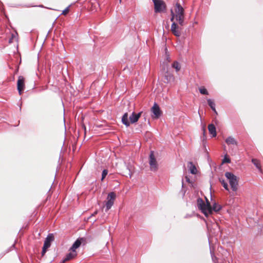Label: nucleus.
<instances>
[{
  "mask_svg": "<svg viewBox=\"0 0 263 263\" xmlns=\"http://www.w3.org/2000/svg\"><path fill=\"white\" fill-rule=\"evenodd\" d=\"M230 162H231L230 159L229 157H228V156L227 155H226L222 160V163H229Z\"/></svg>",
  "mask_w": 263,
  "mask_h": 263,
  "instance_id": "nucleus-26",
  "label": "nucleus"
},
{
  "mask_svg": "<svg viewBox=\"0 0 263 263\" xmlns=\"http://www.w3.org/2000/svg\"><path fill=\"white\" fill-rule=\"evenodd\" d=\"M154 5L155 12H161L165 9V4L162 0H152Z\"/></svg>",
  "mask_w": 263,
  "mask_h": 263,
  "instance_id": "nucleus-4",
  "label": "nucleus"
},
{
  "mask_svg": "<svg viewBox=\"0 0 263 263\" xmlns=\"http://www.w3.org/2000/svg\"><path fill=\"white\" fill-rule=\"evenodd\" d=\"M172 67L175 69L176 72H178L180 69V66L177 61H175L172 65Z\"/></svg>",
  "mask_w": 263,
  "mask_h": 263,
  "instance_id": "nucleus-21",
  "label": "nucleus"
},
{
  "mask_svg": "<svg viewBox=\"0 0 263 263\" xmlns=\"http://www.w3.org/2000/svg\"><path fill=\"white\" fill-rule=\"evenodd\" d=\"M206 199V203H205V210L207 211L208 213V215L210 214H212V205H211L210 202L208 200V199L205 197Z\"/></svg>",
  "mask_w": 263,
  "mask_h": 263,
  "instance_id": "nucleus-17",
  "label": "nucleus"
},
{
  "mask_svg": "<svg viewBox=\"0 0 263 263\" xmlns=\"http://www.w3.org/2000/svg\"><path fill=\"white\" fill-rule=\"evenodd\" d=\"M70 252L68 253L65 257L62 260L61 263H64L67 261L70 260L74 257H76L77 255V253L76 251L70 250Z\"/></svg>",
  "mask_w": 263,
  "mask_h": 263,
  "instance_id": "nucleus-10",
  "label": "nucleus"
},
{
  "mask_svg": "<svg viewBox=\"0 0 263 263\" xmlns=\"http://www.w3.org/2000/svg\"><path fill=\"white\" fill-rule=\"evenodd\" d=\"M207 102L208 103V105L210 106V107L211 108V109L214 111L215 113L216 114H217L216 109H215V104L213 100L212 99H209L207 100Z\"/></svg>",
  "mask_w": 263,
  "mask_h": 263,
  "instance_id": "nucleus-19",
  "label": "nucleus"
},
{
  "mask_svg": "<svg viewBox=\"0 0 263 263\" xmlns=\"http://www.w3.org/2000/svg\"><path fill=\"white\" fill-rule=\"evenodd\" d=\"M129 177L131 178L132 174L130 173H129Z\"/></svg>",
  "mask_w": 263,
  "mask_h": 263,
  "instance_id": "nucleus-34",
  "label": "nucleus"
},
{
  "mask_svg": "<svg viewBox=\"0 0 263 263\" xmlns=\"http://www.w3.org/2000/svg\"><path fill=\"white\" fill-rule=\"evenodd\" d=\"M25 79L23 76H19L17 83V88L19 94L21 95L22 91L24 90L25 88Z\"/></svg>",
  "mask_w": 263,
  "mask_h": 263,
  "instance_id": "nucleus-8",
  "label": "nucleus"
},
{
  "mask_svg": "<svg viewBox=\"0 0 263 263\" xmlns=\"http://www.w3.org/2000/svg\"><path fill=\"white\" fill-rule=\"evenodd\" d=\"M226 177L229 180L230 185L232 190L236 192L238 189V180L237 177L231 172L225 173Z\"/></svg>",
  "mask_w": 263,
  "mask_h": 263,
  "instance_id": "nucleus-3",
  "label": "nucleus"
},
{
  "mask_svg": "<svg viewBox=\"0 0 263 263\" xmlns=\"http://www.w3.org/2000/svg\"><path fill=\"white\" fill-rule=\"evenodd\" d=\"M150 168L152 171L156 172L158 170V164L153 151H151L149 155Z\"/></svg>",
  "mask_w": 263,
  "mask_h": 263,
  "instance_id": "nucleus-5",
  "label": "nucleus"
},
{
  "mask_svg": "<svg viewBox=\"0 0 263 263\" xmlns=\"http://www.w3.org/2000/svg\"><path fill=\"white\" fill-rule=\"evenodd\" d=\"M252 162L256 166V167L257 168H258V169H260L259 163L257 159H252Z\"/></svg>",
  "mask_w": 263,
  "mask_h": 263,
  "instance_id": "nucleus-25",
  "label": "nucleus"
},
{
  "mask_svg": "<svg viewBox=\"0 0 263 263\" xmlns=\"http://www.w3.org/2000/svg\"><path fill=\"white\" fill-rule=\"evenodd\" d=\"M197 204L198 209L201 211V212L205 217H208V213L207 211L205 210V203L204 201L201 198H198L197 200Z\"/></svg>",
  "mask_w": 263,
  "mask_h": 263,
  "instance_id": "nucleus-7",
  "label": "nucleus"
},
{
  "mask_svg": "<svg viewBox=\"0 0 263 263\" xmlns=\"http://www.w3.org/2000/svg\"><path fill=\"white\" fill-rule=\"evenodd\" d=\"M219 181L222 185L223 187L227 190L229 191V189L228 187V185L227 182H225V181L223 179H219Z\"/></svg>",
  "mask_w": 263,
  "mask_h": 263,
  "instance_id": "nucleus-22",
  "label": "nucleus"
},
{
  "mask_svg": "<svg viewBox=\"0 0 263 263\" xmlns=\"http://www.w3.org/2000/svg\"><path fill=\"white\" fill-rule=\"evenodd\" d=\"M119 1H120V3H121V0H119Z\"/></svg>",
  "mask_w": 263,
  "mask_h": 263,
  "instance_id": "nucleus-37",
  "label": "nucleus"
},
{
  "mask_svg": "<svg viewBox=\"0 0 263 263\" xmlns=\"http://www.w3.org/2000/svg\"><path fill=\"white\" fill-rule=\"evenodd\" d=\"M185 181L189 183H191L192 182L190 180L189 177L187 176H185Z\"/></svg>",
  "mask_w": 263,
  "mask_h": 263,
  "instance_id": "nucleus-30",
  "label": "nucleus"
},
{
  "mask_svg": "<svg viewBox=\"0 0 263 263\" xmlns=\"http://www.w3.org/2000/svg\"><path fill=\"white\" fill-rule=\"evenodd\" d=\"M202 130H203V136H205V127L204 126L202 127Z\"/></svg>",
  "mask_w": 263,
  "mask_h": 263,
  "instance_id": "nucleus-33",
  "label": "nucleus"
},
{
  "mask_svg": "<svg viewBox=\"0 0 263 263\" xmlns=\"http://www.w3.org/2000/svg\"><path fill=\"white\" fill-rule=\"evenodd\" d=\"M199 92L202 95H208L209 94L208 90L204 87H201L199 89Z\"/></svg>",
  "mask_w": 263,
  "mask_h": 263,
  "instance_id": "nucleus-23",
  "label": "nucleus"
},
{
  "mask_svg": "<svg viewBox=\"0 0 263 263\" xmlns=\"http://www.w3.org/2000/svg\"><path fill=\"white\" fill-rule=\"evenodd\" d=\"M54 240V236L53 234H49L46 238L43 247L49 248L51 246V242Z\"/></svg>",
  "mask_w": 263,
  "mask_h": 263,
  "instance_id": "nucleus-12",
  "label": "nucleus"
},
{
  "mask_svg": "<svg viewBox=\"0 0 263 263\" xmlns=\"http://www.w3.org/2000/svg\"><path fill=\"white\" fill-rule=\"evenodd\" d=\"M47 248L45 247H43V248H42V252H41V255L42 256H43L46 253V251H47Z\"/></svg>",
  "mask_w": 263,
  "mask_h": 263,
  "instance_id": "nucleus-28",
  "label": "nucleus"
},
{
  "mask_svg": "<svg viewBox=\"0 0 263 263\" xmlns=\"http://www.w3.org/2000/svg\"><path fill=\"white\" fill-rule=\"evenodd\" d=\"M175 13L171 10V21L173 22L175 18L181 26L184 25V9L179 3H176L175 8Z\"/></svg>",
  "mask_w": 263,
  "mask_h": 263,
  "instance_id": "nucleus-1",
  "label": "nucleus"
},
{
  "mask_svg": "<svg viewBox=\"0 0 263 263\" xmlns=\"http://www.w3.org/2000/svg\"><path fill=\"white\" fill-rule=\"evenodd\" d=\"M152 111L154 114L155 118H159L161 115V111L160 110L159 105L156 103L154 104V106L152 108Z\"/></svg>",
  "mask_w": 263,
  "mask_h": 263,
  "instance_id": "nucleus-11",
  "label": "nucleus"
},
{
  "mask_svg": "<svg viewBox=\"0 0 263 263\" xmlns=\"http://www.w3.org/2000/svg\"><path fill=\"white\" fill-rule=\"evenodd\" d=\"M98 211H96L93 214H91V215L89 217V218H90L92 216L96 215Z\"/></svg>",
  "mask_w": 263,
  "mask_h": 263,
  "instance_id": "nucleus-31",
  "label": "nucleus"
},
{
  "mask_svg": "<svg viewBox=\"0 0 263 263\" xmlns=\"http://www.w3.org/2000/svg\"><path fill=\"white\" fill-rule=\"evenodd\" d=\"M86 239L83 237H80L78 238L73 243L72 247L70 248V250L76 251V250L78 248L82 243H85Z\"/></svg>",
  "mask_w": 263,
  "mask_h": 263,
  "instance_id": "nucleus-9",
  "label": "nucleus"
},
{
  "mask_svg": "<svg viewBox=\"0 0 263 263\" xmlns=\"http://www.w3.org/2000/svg\"><path fill=\"white\" fill-rule=\"evenodd\" d=\"M188 164H189L188 166L189 167L190 173L193 175L196 174L197 171L196 166L193 163V162H189Z\"/></svg>",
  "mask_w": 263,
  "mask_h": 263,
  "instance_id": "nucleus-18",
  "label": "nucleus"
},
{
  "mask_svg": "<svg viewBox=\"0 0 263 263\" xmlns=\"http://www.w3.org/2000/svg\"><path fill=\"white\" fill-rule=\"evenodd\" d=\"M108 174V170L106 169H104L102 173V177H101V181H103L105 178L106 177V175Z\"/></svg>",
  "mask_w": 263,
  "mask_h": 263,
  "instance_id": "nucleus-24",
  "label": "nucleus"
},
{
  "mask_svg": "<svg viewBox=\"0 0 263 263\" xmlns=\"http://www.w3.org/2000/svg\"><path fill=\"white\" fill-rule=\"evenodd\" d=\"M142 113V112H139L137 114L134 111L132 112V115L128 117V113L125 112L122 117V123L126 127H128L130 125V123L134 124L138 121Z\"/></svg>",
  "mask_w": 263,
  "mask_h": 263,
  "instance_id": "nucleus-2",
  "label": "nucleus"
},
{
  "mask_svg": "<svg viewBox=\"0 0 263 263\" xmlns=\"http://www.w3.org/2000/svg\"><path fill=\"white\" fill-rule=\"evenodd\" d=\"M171 31L176 36L179 37L181 35L180 31L175 22H173L171 25Z\"/></svg>",
  "mask_w": 263,
  "mask_h": 263,
  "instance_id": "nucleus-13",
  "label": "nucleus"
},
{
  "mask_svg": "<svg viewBox=\"0 0 263 263\" xmlns=\"http://www.w3.org/2000/svg\"><path fill=\"white\" fill-rule=\"evenodd\" d=\"M164 79L166 80L165 81V82L168 83L173 81L174 80V77L172 73L167 71L164 75Z\"/></svg>",
  "mask_w": 263,
  "mask_h": 263,
  "instance_id": "nucleus-15",
  "label": "nucleus"
},
{
  "mask_svg": "<svg viewBox=\"0 0 263 263\" xmlns=\"http://www.w3.org/2000/svg\"><path fill=\"white\" fill-rule=\"evenodd\" d=\"M221 209V206L216 202H214L212 206V212L213 211L215 212H218L220 211Z\"/></svg>",
  "mask_w": 263,
  "mask_h": 263,
  "instance_id": "nucleus-20",
  "label": "nucleus"
},
{
  "mask_svg": "<svg viewBox=\"0 0 263 263\" xmlns=\"http://www.w3.org/2000/svg\"><path fill=\"white\" fill-rule=\"evenodd\" d=\"M182 186H183V183L182 182Z\"/></svg>",
  "mask_w": 263,
  "mask_h": 263,
  "instance_id": "nucleus-36",
  "label": "nucleus"
},
{
  "mask_svg": "<svg viewBox=\"0 0 263 263\" xmlns=\"http://www.w3.org/2000/svg\"><path fill=\"white\" fill-rule=\"evenodd\" d=\"M208 129L209 133L212 135L213 137L216 136V127L213 124H210L209 125Z\"/></svg>",
  "mask_w": 263,
  "mask_h": 263,
  "instance_id": "nucleus-14",
  "label": "nucleus"
},
{
  "mask_svg": "<svg viewBox=\"0 0 263 263\" xmlns=\"http://www.w3.org/2000/svg\"><path fill=\"white\" fill-rule=\"evenodd\" d=\"M226 142L228 145H237V141L232 137L229 136L225 140Z\"/></svg>",
  "mask_w": 263,
  "mask_h": 263,
  "instance_id": "nucleus-16",
  "label": "nucleus"
},
{
  "mask_svg": "<svg viewBox=\"0 0 263 263\" xmlns=\"http://www.w3.org/2000/svg\"><path fill=\"white\" fill-rule=\"evenodd\" d=\"M210 253L211 254V257H212V260L214 262H215V260H217V257L214 256V254L213 252H212L211 250H210Z\"/></svg>",
  "mask_w": 263,
  "mask_h": 263,
  "instance_id": "nucleus-29",
  "label": "nucleus"
},
{
  "mask_svg": "<svg viewBox=\"0 0 263 263\" xmlns=\"http://www.w3.org/2000/svg\"><path fill=\"white\" fill-rule=\"evenodd\" d=\"M70 6L67 7L66 8H65L62 12V14H63L64 15H66L67 13L69 12V8Z\"/></svg>",
  "mask_w": 263,
  "mask_h": 263,
  "instance_id": "nucleus-27",
  "label": "nucleus"
},
{
  "mask_svg": "<svg viewBox=\"0 0 263 263\" xmlns=\"http://www.w3.org/2000/svg\"><path fill=\"white\" fill-rule=\"evenodd\" d=\"M14 34H12V37H11V38L9 40V42L10 43H12V42H13V41H12V39H13V37H14Z\"/></svg>",
  "mask_w": 263,
  "mask_h": 263,
  "instance_id": "nucleus-32",
  "label": "nucleus"
},
{
  "mask_svg": "<svg viewBox=\"0 0 263 263\" xmlns=\"http://www.w3.org/2000/svg\"><path fill=\"white\" fill-rule=\"evenodd\" d=\"M116 195L114 192H110L108 194L107 197V201L105 204V211H107L111 208L114 204V200L116 198Z\"/></svg>",
  "mask_w": 263,
  "mask_h": 263,
  "instance_id": "nucleus-6",
  "label": "nucleus"
},
{
  "mask_svg": "<svg viewBox=\"0 0 263 263\" xmlns=\"http://www.w3.org/2000/svg\"><path fill=\"white\" fill-rule=\"evenodd\" d=\"M169 58H167V60L169 61Z\"/></svg>",
  "mask_w": 263,
  "mask_h": 263,
  "instance_id": "nucleus-35",
  "label": "nucleus"
}]
</instances>
